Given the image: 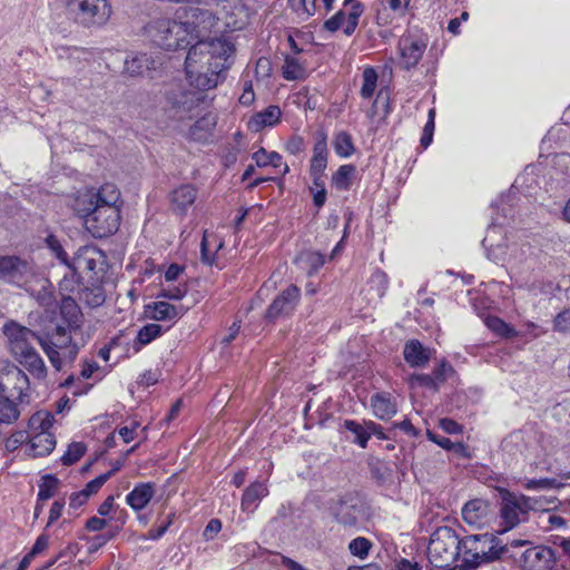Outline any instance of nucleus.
Masks as SVG:
<instances>
[{
    "label": "nucleus",
    "instance_id": "obj_1",
    "mask_svg": "<svg viewBox=\"0 0 570 570\" xmlns=\"http://www.w3.org/2000/svg\"><path fill=\"white\" fill-rule=\"evenodd\" d=\"M235 46L226 37L198 40L185 59L186 79L199 90L216 88L234 63Z\"/></svg>",
    "mask_w": 570,
    "mask_h": 570
},
{
    "label": "nucleus",
    "instance_id": "obj_2",
    "mask_svg": "<svg viewBox=\"0 0 570 570\" xmlns=\"http://www.w3.org/2000/svg\"><path fill=\"white\" fill-rule=\"evenodd\" d=\"M530 544L528 540H512L502 544L492 533L470 534L460 539L461 564L456 570H476L479 567L494 561L515 557L513 549Z\"/></svg>",
    "mask_w": 570,
    "mask_h": 570
},
{
    "label": "nucleus",
    "instance_id": "obj_3",
    "mask_svg": "<svg viewBox=\"0 0 570 570\" xmlns=\"http://www.w3.org/2000/svg\"><path fill=\"white\" fill-rule=\"evenodd\" d=\"M67 16L83 28L104 27L112 14L109 0H66Z\"/></svg>",
    "mask_w": 570,
    "mask_h": 570
},
{
    "label": "nucleus",
    "instance_id": "obj_4",
    "mask_svg": "<svg viewBox=\"0 0 570 570\" xmlns=\"http://www.w3.org/2000/svg\"><path fill=\"white\" fill-rule=\"evenodd\" d=\"M460 557V539L450 527H439L431 535L428 558L436 569L449 568Z\"/></svg>",
    "mask_w": 570,
    "mask_h": 570
},
{
    "label": "nucleus",
    "instance_id": "obj_5",
    "mask_svg": "<svg viewBox=\"0 0 570 570\" xmlns=\"http://www.w3.org/2000/svg\"><path fill=\"white\" fill-rule=\"evenodd\" d=\"M501 502L499 508V525L497 532L505 533L520 523L527 521L528 512L535 508L537 501L523 494H517L508 490L500 491Z\"/></svg>",
    "mask_w": 570,
    "mask_h": 570
},
{
    "label": "nucleus",
    "instance_id": "obj_6",
    "mask_svg": "<svg viewBox=\"0 0 570 570\" xmlns=\"http://www.w3.org/2000/svg\"><path fill=\"white\" fill-rule=\"evenodd\" d=\"M75 209L83 217L86 228L96 238L110 236L118 230L120 224L119 207L75 204Z\"/></svg>",
    "mask_w": 570,
    "mask_h": 570
},
{
    "label": "nucleus",
    "instance_id": "obj_7",
    "mask_svg": "<svg viewBox=\"0 0 570 570\" xmlns=\"http://www.w3.org/2000/svg\"><path fill=\"white\" fill-rule=\"evenodd\" d=\"M72 332L68 327L57 325L51 333L39 338V344L58 371L61 368L62 360L72 362L78 354V346L71 340Z\"/></svg>",
    "mask_w": 570,
    "mask_h": 570
},
{
    "label": "nucleus",
    "instance_id": "obj_8",
    "mask_svg": "<svg viewBox=\"0 0 570 570\" xmlns=\"http://www.w3.org/2000/svg\"><path fill=\"white\" fill-rule=\"evenodd\" d=\"M499 234H501V228L497 224L491 225L487 230L482 244L488 252V257L495 263H509L512 266L523 264L530 253V246L517 243H495V236Z\"/></svg>",
    "mask_w": 570,
    "mask_h": 570
},
{
    "label": "nucleus",
    "instance_id": "obj_9",
    "mask_svg": "<svg viewBox=\"0 0 570 570\" xmlns=\"http://www.w3.org/2000/svg\"><path fill=\"white\" fill-rule=\"evenodd\" d=\"M429 45V36L417 28L407 29L400 38L399 66L404 70H411L417 67L422 60Z\"/></svg>",
    "mask_w": 570,
    "mask_h": 570
},
{
    "label": "nucleus",
    "instance_id": "obj_10",
    "mask_svg": "<svg viewBox=\"0 0 570 570\" xmlns=\"http://www.w3.org/2000/svg\"><path fill=\"white\" fill-rule=\"evenodd\" d=\"M154 29V41L166 50L186 48L193 41L191 31L184 21L160 19L155 22Z\"/></svg>",
    "mask_w": 570,
    "mask_h": 570
},
{
    "label": "nucleus",
    "instance_id": "obj_11",
    "mask_svg": "<svg viewBox=\"0 0 570 570\" xmlns=\"http://www.w3.org/2000/svg\"><path fill=\"white\" fill-rule=\"evenodd\" d=\"M335 521L345 528H356L365 520L364 503L357 494L346 493L330 507Z\"/></svg>",
    "mask_w": 570,
    "mask_h": 570
},
{
    "label": "nucleus",
    "instance_id": "obj_12",
    "mask_svg": "<svg viewBox=\"0 0 570 570\" xmlns=\"http://www.w3.org/2000/svg\"><path fill=\"white\" fill-rule=\"evenodd\" d=\"M515 557H505V560H513L521 570H552L556 564V556L551 548L546 546H533L519 553L513 549Z\"/></svg>",
    "mask_w": 570,
    "mask_h": 570
},
{
    "label": "nucleus",
    "instance_id": "obj_13",
    "mask_svg": "<svg viewBox=\"0 0 570 570\" xmlns=\"http://www.w3.org/2000/svg\"><path fill=\"white\" fill-rule=\"evenodd\" d=\"M363 12L364 6L360 1L344 0L343 8L324 22V28L331 32L342 29L344 35L351 36L354 33Z\"/></svg>",
    "mask_w": 570,
    "mask_h": 570
},
{
    "label": "nucleus",
    "instance_id": "obj_14",
    "mask_svg": "<svg viewBox=\"0 0 570 570\" xmlns=\"http://www.w3.org/2000/svg\"><path fill=\"white\" fill-rule=\"evenodd\" d=\"M205 90H187L181 87L173 88L166 94V101L175 111V117L183 119L204 101Z\"/></svg>",
    "mask_w": 570,
    "mask_h": 570
},
{
    "label": "nucleus",
    "instance_id": "obj_15",
    "mask_svg": "<svg viewBox=\"0 0 570 570\" xmlns=\"http://www.w3.org/2000/svg\"><path fill=\"white\" fill-rule=\"evenodd\" d=\"M3 333L8 338L10 351L16 358L35 348L32 343L35 341L39 342V338H41V336H38L33 331L14 321L4 324Z\"/></svg>",
    "mask_w": 570,
    "mask_h": 570
},
{
    "label": "nucleus",
    "instance_id": "obj_16",
    "mask_svg": "<svg viewBox=\"0 0 570 570\" xmlns=\"http://www.w3.org/2000/svg\"><path fill=\"white\" fill-rule=\"evenodd\" d=\"M33 271L29 262L18 256L0 257V279L16 286H22L32 276Z\"/></svg>",
    "mask_w": 570,
    "mask_h": 570
},
{
    "label": "nucleus",
    "instance_id": "obj_17",
    "mask_svg": "<svg viewBox=\"0 0 570 570\" xmlns=\"http://www.w3.org/2000/svg\"><path fill=\"white\" fill-rule=\"evenodd\" d=\"M461 514L466 524L482 529L491 525L495 520L497 511L488 501L473 499L463 505Z\"/></svg>",
    "mask_w": 570,
    "mask_h": 570
},
{
    "label": "nucleus",
    "instance_id": "obj_18",
    "mask_svg": "<svg viewBox=\"0 0 570 570\" xmlns=\"http://www.w3.org/2000/svg\"><path fill=\"white\" fill-rule=\"evenodd\" d=\"M120 191L115 184H104L99 189L90 188L80 191L75 204L83 206L119 207Z\"/></svg>",
    "mask_w": 570,
    "mask_h": 570
},
{
    "label": "nucleus",
    "instance_id": "obj_19",
    "mask_svg": "<svg viewBox=\"0 0 570 570\" xmlns=\"http://www.w3.org/2000/svg\"><path fill=\"white\" fill-rule=\"evenodd\" d=\"M299 288L296 285H289L268 306L266 318L274 321L291 315L299 301Z\"/></svg>",
    "mask_w": 570,
    "mask_h": 570
},
{
    "label": "nucleus",
    "instance_id": "obj_20",
    "mask_svg": "<svg viewBox=\"0 0 570 570\" xmlns=\"http://www.w3.org/2000/svg\"><path fill=\"white\" fill-rule=\"evenodd\" d=\"M2 384H7V394L13 399L22 400L26 396V392L29 390V379L24 372L18 367H13L7 372L2 382H0V389Z\"/></svg>",
    "mask_w": 570,
    "mask_h": 570
},
{
    "label": "nucleus",
    "instance_id": "obj_21",
    "mask_svg": "<svg viewBox=\"0 0 570 570\" xmlns=\"http://www.w3.org/2000/svg\"><path fill=\"white\" fill-rule=\"evenodd\" d=\"M160 62L151 55L137 53L126 59L125 71L132 76H145L151 70H156Z\"/></svg>",
    "mask_w": 570,
    "mask_h": 570
},
{
    "label": "nucleus",
    "instance_id": "obj_22",
    "mask_svg": "<svg viewBox=\"0 0 570 570\" xmlns=\"http://www.w3.org/2000/svg\"><path fill=\"white\" fill-rule=\"evenodd\" d=\"M28 454L31 456H45L51 453L56 446V440L50 432H29Z\"/></svg>",
    "mask_w": 570,
    "mask_h": 570
},
{
    "label": "nucleus",
    "instance_id": "obj_23",
    "mask_svg": "<svg viewBox=\"0 0 570 570\" xmlns=\"http://www.w3.org/2000/svg\"><path fill=\"white\" fill-rule=\"evenodd\" d=\"M282 111L278 106L271 105L264 110L256 112L247 122L253 132H258L266 127H273L279 122Z\"/></svg>",
    "mask_w": 570,
    "mask_h": 570
},
{
    "label": "nucleus",
    "instance_id": "obj_24",
    "mask_svg": "<svg viewBox=\"0 0 570 570\" xmlns=\"http://www.w3.org/2000/svg\"><path fill=\"white\" fill-rule=\"evenodd\" d=\"M343 426L354 434L353 442L365 449L372 434L380 433V426L372 422H365L361 424L354 420H345Z\"/></svg>",
    "mask_w": 570,
    "mask_h": 570
},
{
    "label": "nucleus",
    "instance_id": "obj_25",
    "mask_svg": "<svg viewBox=\"0 0 570 570\" xmlns=\"http://www.w3.org/2000/svg\"><path fill=\"white\" fill-rule=\"evenodd\" d=\"M155 494V485L150 482L137 484L126 497L127 504L135 511L147 507Z\"/></svg>",
    "mask_w": 570,
    "mask_h": 570
},
{
    "label": "nucleus",
    "instance_id": "obj_26",
    "mask_svg": "<svg viewBox=\"0 0 570 570\" xmlns=\"http://www.w3.org/2000/svg\"><path fill=\"white\" fill-rule=\"evenodd\" d=\"M60 314L69 331L80 328L83 320L80 307L71 296H63L60 304Z\"/></svg>",
    "mask_w": 570,
    "mask_h": 570
},
{
    "label": "nucleus",
    "instance_id": "obj_27",
    "mask_svg": "<svg viewBox=\"0 0 570 570\" xmlns=\"http://www.w3.org/2000/svg\"><path fill=\"white\" fill-rule=\"evenodd\" d=\"M371 406L373 409L374 415L379 420L383 421L392 419L397 412L395 401L389 393L385 392L372 395Z\"/></svg>",
    "mask_w": 570,
    "mask_h": 570
},
{
    "label": "nucleus",
    "instance_id": "obj_28",
    "mask_svg": "<svg viewBox=\"0 0 570 570\" xmlns=\"http://www.w3.org/2000/svg\"><path fill=\"white\" fill-rule=\"evenodd\" d=\"M149 317L155 321H174L180 317L185 309L183 306H175L167 302L159 301L147 306Z\"/></svg>",
    "mask_w": 570,
    "mask_h": 570
},
{
    "label": "nucleus",
    "instance_id": "obj_29",
    "mask_svg": "<svg viewBox=\"0 0 570 570\" xmlns=\"http://www.w3.org/2000/svg\"><path fill=\"white\" fill-rule=\"evenodd\" d=\"M327 141L326 136L322 135L313 147V157L311 159L309 165V174L311 175H324V171L327 166Z\"/></svg>",
    "mask_w": 570,
    "mask_h": 570
},
{
    "label": "nucleus",
    "instance_id": "obj_30",
    "mask_svg": "<svg viewBox=\"0 0 570 570\" xmlns=\"http://www.w3.org/2000/svg\"><path fill=\"white\" fill-rule=\"evenodd\" d=\"M197 197V190L191 185H181L176 188L171 194V204L174 210L179 214H185L189 206H191Z\"/></svg>",
    "mask_w": 570,
    "mask_h": 570
},
{
    "label": "nucleus",
    "instance_id": "obj_31",
    "mask_svg": "<svg viewBox=\"0 0 570 570\" xmlns=\"http://www.w3.org/2000/svg\"><path fill=\"white\" fill-rule=\"evenodd\" d=\"M268 494L267 485L264 482L255 481L249 484L242 497L243 511H254L258 502Z\"/></svg>",
    "mask_w": 570,
    "mask_h": 570
},
{
    "label": "nucleus",
    "instance_id": "obj_32",
    "mask_svg": "<svg viewBox=\"0 0 570 570\" xmlns=\"http://www.w3.org/2000/svg\"><path fill=\"white\" fill-rule=\"evenodd\" d=\"M97 255L98 252L95 248H81L78 250L70 265L79 273V275L81 273L94 272L97 267Z\"/></svg>",
    "mask_w": 570,
    "mask_h": 570
},
{
    "label": "nucleus",
    "instance_id": "obj_33",
    "mask_svg": "<svg viewBox=\"0 0 570 570\" xmlns=\"http://www.w3.org/2000/svg\"><path fill=\"white\" fill-rule=\"evenodd\" d=\"M7 384L0 389V423L10 424L18 420L20 411L17 403L8 394Z\"/></svg>",
    "mask_w": 570,
    "mask_h": 570
},
{
    "label": "nucleus",
    "instance_id": "obj_34",
    "mask_svg": "<svg viewBox=\"0 0 570 570\" xmlns=\"http://www.w3.org/2000/svg\"><path fill=\"white\" fill-rule=\"evenodd\" d=\"M17 360L33 375L36 379H45L47 374V367L43 360L37 353L35 348L28 351L23 355L17 357Z\"/></svg>",
    "mask_w": 570,
    "mask_h": 570
},
{
    "label": "nucleus",
    "instance_id": "obj_35",
    "mask_svg": "<svg viewBox=\"0 0 570 570\" xmlns=\"http://www.w3.org/2000/svg\"><path fill=\"white\" fill-rule=\"evenodd\" d=\"M404 360L411 366H422L429 361V355L423 348L422 344L419 341H410L405 344L404 351Z\"/></svg>",
    "mask_w": 570,
    "mask_h": 570
},
{
    "label": "nucleus",
    "instance_id": "obj_36",
    "mask_svg": "<svg viewBox=\"0 0 570 570\" xmlns=\"http://www.w3.org/2000/svg\"><path fill=\"white\" fill-rule=\"evenodd\" d=\"M296 263L305 269L308 275L316 273L325 263L324 257L318 252H304L297 258Z\"/></svg>",
    "mask_w": 570,
    "mask_h": 570
},
{
    "label": "nucleus",
    "instance_id": "obj_37",
    "mask_svg": "<svg viewBox=\"0 0 570 570\" xmlns=\"http://www.w3.org/2000/svg\"><path fill=\"white\" fill-rule=\"evenodd\" d=\"M333 147L337 156L348 158L355 153L352 136L347 131H340L334 136Z\"/></svg>",
    "mask_w": 570,
    "mask_h": 570
},
{
    "label": "nucleus",
    "instance_id": "obj_38",
    "mask_svg": "<svg viewBox=\"0 0 570 570\" xmlns=\"http://www.w3.org/2000/svg\"><path fill=\"white\" fill-rule=\"evenodd\" d=\"M355 173L356 168L354 165H342L332 176V183L337 189L347 190L352 186V179Z\"/></svg>",
    "mask_w": 570,
    "mask_h": 570
},
{
    "label": "nucleus",
    "instance_id": "obj_39",
    "mask_svg": "<svg viewBox=\"0 0 570 570\" xmlns=\"http://www.w3.org/2000/svg\"><path fill=\"white\" fill-rule=\"evenodd\" d=\"M79 299L89 307H98L104 304L106 296L101 286L85 287L79 294Z\"/></svg>",
    "mask_w": 570,
    "mask_h": 570
},
{
    "label": "nucleus",
    "instance_id": "obj_40",
    "mask_svg": "<svg viewBox=\"0 0 570 570\" xmlns=\"http://www.w3.org/2000/svg\"><path fill=\"white\" fill-rule=\"evenodd\" d=\"M282 73L286 80H298L304 78L305 68L295 57L286 56L282 68Z\"/></svg>",
    "mask_w": 570,
    "mask_h": 570
},
{
    "label": "nucleus",
    "instance_id": "obj_41",
    "mask_svg": "<svg viewBox=\"0 0 570 570\" xmlns=\"http://www.w3.org/2000/svg\"><path fill=\"white\" fill-rule=\"evenodd\" d=\"M377 72L373 67H366L362 73L361 97L370 99L374 95L377 86Z\"/></svg>",
    "mask_w": 570,
    "mask_h": 570
},
{
    "label": "nucleus",
    "instance_id": "obj_42",
    "mask_svg": "<svg viewBox=\"0 0 570 570\" xmlns=\"http://www.w3.org/2000/svg\"><path fill=\"white\" fill-rule=\"evenodd\" d=\"M484 323L488 328L501 337L511 338L517 336V331L511 325L497 316L485 317Z\"/></svg>",
    "mask_w": 570,
    "mask_h": 570
},
{
    "label": "nucleus",
    "instance_id": "obj_43",
    "mask_svg": "<svg viewBox=\"0 0 570 570\" xmlns=\"http://www.w3.org/2000/svg\"><path fill=\"white\" fill-rule=\"evenodd\" d=\"M52 422V414L46 411H39L29 420V432H49Z\"/></svg>",
    "mask_w": 570,
    "mask_h": 570
},
{
    "label": "nucleus",
    "instance_id": "obj_44",
    "mask_svg": "<svg viewBox=\"0 0 570 570\" xmlns=\"http://www.w3.org/2000/svg\"><path fill=\"white\" fill-rule=\"evenodd\" d=\"M253 159L255 160L258 167L273 166L275 168L282 165V156L276 153H266L264 148H261L258 151L253 154Z\"/></svg>",
    "mask_w": 570,
    "mask_h": 570
},
{
    "label": "nucleus",
    "instance_id": "obj_45",
    "mask_svg": "<svg viewBox=\"0 0 570 570\" xmlns=\"http://www.w3.org/2000/svg\"><path fill=\"white\" fill-rule=\"evenodd\" d=\"M58 479L51 474H47L42 478V482L39 484L38 501H46L52 498L58 487Z\"/></svg>",
    "mask_w": 570,
    "mask_h": 570
},
{
    "label": "nucleus",
    "instance_id": "obj_46",
    "mask_svg": "<svg viewBox=\"0 0 570 570\" xmlns=\"http://www.w3.org/2000/svg\"><path fill=\"white\" fill-rule=\"evenodd\" d=\"M372 547V542L364 537H357L348 543V550L351 554L360 559H365L368 556Z\"/></svg>",
    "mask_w": 570,
    "mask_h": 570
},
{
    "label": "nucleus",
    "instance_id": "obj_47",
    "mask_svg": "<svg viewBox=\"0 0 570 570\" xmlns=\"http://www.w3.org/2000/svg\"><path fill=\"white\" fill-rule=\"evenodd\" d=\"M161 334V326L155 323L142 326L137 334V342L140 345L149 344Z\"/></svg>",
    "mask_w": 570,
    "mask_h": 570
},
{
    "label": "nucleus",
    "instance_id": "obj_48",
    "mask_svg": "<svg viewBox=\"0 0 570 570\" xmlns=\"http://www.w3.org/2000/svg\"><path fill=\"white\" fill-rule=\"evenodd\" d=\"M80 282V275L76 269L68 265V272L63 275L62 279L59 283V288L62 292H73Z\"/></svg>",
    "mask_w": 570,
    "mask_h": 570
},
{
    "label": "nucleus",
    "instance_id": "obj_49",
    "mask_svg": "<svg viewBox=\"0 0 570 570\" xmlns=\"http://www.w3.org/2000/svg\"><path fill=\"white\" fill-rule=\"evenodd\" d=\"M187 293V286L185 284L174 285L173 283H168V285L163 286L158 297H164L168 299H181Z\"/></svg>",
    "mask_w": 570,
    "mask_h": 570
},
{
    "label": "nucleus",
    "instance_id": "obj_50",
    "mask_svg": "<svg viewBox=\"0 0 570 570\" xmlns=\"http://www.w3.org/2000/svg\"><path fill=\"white\" fill-rule=\"evenodd\" d=\"M291 7L296 12H302L306 17H311L316 12L317 0H288Z\"/></svg>",
    "mask_w": 570,
    "mask_h": 570
},
{
    "label": "nucleus",
    "instance_id": "obj_51",
    "mask_svg": "<svg viewBox=\"0 0 570 570\" xmlns=\"http://www.w3.org/2000/svg\"><path fill=\"white\" fill-rule=\"evenodd\" d=\"M86 448L82 443H73L71 444L67 452L62 456V462L66 465L73 464L77 462L83 454H85Z\"/></svg>",
    "mask_w": 570,
    "mask_h": 570
},
{
    "label": "nucleus",
    "instance_id": "obj_52",
    "mask_svg": "<svg viewBox=\"0 0 570 570\" xmlns=\"http://www.w3.org/2000/svg\"><path fill=\"white\" fill-rule=\"evenodd\" d=\"M553 328L559 333L570 334V309H566L556 316Z\"/></svg>",
    "mask_w": 570,
    "mask_h": 570
},
{
    "label": "nucleus",
    "instance_id": "obj_53",
    "mask_svg": "<svg viewBox=\"0 0 570 570\" xmlns=\"http://www.w3.org/2000/svg\"><path fill=\"white\" fill-rule=\"evenodd\" d=\"M110 478V473H104L89 481L86 487L82 489V492L87 494L89 499L92 494L97 493L100 488L106 483V481Z\"/></svg>",
    "mask_w": 570,
    "mask_h": 570
},
{
    "label": "nucleus",
    "instance_id": "obj_54",
    "mask_svg": "<svg viewBox=\"0 0 570 570\" xmlns=\"http://www.w3.org/2000/svg\"><path fill=\"white\" fill-rule=\"evenodd\" d=\"M210 237L212 235L205 232L200 244L202 261L208 265L213 264L215 254V252L210 248Z\"/></svg>",
    "mask_w": 570,
    "mask_h": 570
},
{
    "label": "nucleus",
    "instance_id": "obj_55",
    "mask_svg": "<svg viewBox=\"0 0 570 570\" xmlns=\"http://www.w3.org/2000/svg\"><path fill=\"white\" fill-rule=\"evenodd\" d=\"M557 484L556 479H530L524 483V488L528 490H543L554 488Z\"/></svg>",
    "mask_w": 570,
    "mask_h": 570
},
{
    "label": "nucleus",
    "instance_id": "obj_56",
    "mask_svg": "<svg viewBox=\"0 0 570 570\" xmlns=\"http://www.w3.org/2000/svg\"><path fill=\"white\" fill-rule=\"evenodd\" d=\"M255 100V92L250 80L244 81L243 92L239 97V104L243 106H250Z\"/></svg>",
    "mask_w": 570,
    "mask_h": 570
},
{
    "label": "nucleus",
    "instance_id": "obj_57",
    "mask_svg": "<svg viewBox=\"0 0 570 570\" xmlns=\"http://www.w3.org/2000/svg\"><path fill=\"white\" fill-rule=\"evenodd\" d=\"M114 537V534H107V533H102V534H98V535H95L90 539L89 541V547H88V551L90 553H94L96 551H98L100 548H102L111 538Z\"/></svg>",
    "mask_w": 570,
    "mask_h": 570
},
{
    "label": "nucleus",
    "instance_id": "obj_58",
    "mask_svg": "<svg viewBox=\"0 0 570 570\" xmlns=\"http://www.w3.org/2000/svg\"><path fill=\"white\" fill-rule=\"evenodd\" d=\"M439 426L445 433H449V434H459V433L462 432V426L458 422H455L454 420L448 419V417L441 419L439 421Z\"/></svg>",
    "mask_w": 570,
    "mask_h": 570
},
{
    "label": "nucleus",
    "instance_id": "obj_59",
    "mask_svg": "<svg viewBox=\"0 0 570 570\" xmlns=\"http://www.w3.org/2000/svg\"><path fill=\"white\" fill-rule=\"evenodd\" d=\"M412 380L420 386H425L432 390H438L439 387L438 381L429 374H417L414 375Z\"/></svg>",
    "mask_w": 570,
    "mask_h": 570
},
{
    "label": "nucleus",
    "instance_id": "obj_60",
    "mask_svg": "<svg viewBox=\"0 0 570 570\" xmlns=\"http://www.w3.org/2000/svg\"><path fill=\"white\" fill-rule=\"evenodd\" d=\"M36 299L47 309L51 308L56 302L53 294L45 288L37 293Z\"/></svg>",
    "mask_w": 570,
    "mask_h": 570
},
{
    "label": "nucleus",
    "instance_id": "obj_61",
    "mask_svg": "<svg viewBox=\"0 0 570 570\" xmlns=\"http://www.w3.org/2000/svg\"><path fill=\"white\" fill-rule=\"evenodd\" d=\"M63 507L65 502L62 500H57L51 504L47 523L48 527L51 525L61 517Z\"/></svg>",
    "mask_w": 570,
    "mask_h": 570
},
{
    "label": "nucleus",
    "instance_id": "obj_62",
    "mask_svg": "<svg viewBox=\"0 0 570 570\" xmlns=\"http://www.w3.org/2000/svg\"><path fill=\"white\" fill-rule=\"evenodd\" d=\"M171 522H173V515H168V520L166 522L160 524L158 528L150 529L148 531L147 538L150 539V540H158V539H160L166 533V531L170 527Z\"/></svg>",
    "mask_w": 570,
    "mask_h": 570
},
{
    "label": "nucleus",
    "instance_id": "obj_63",
    "mask_svg": "<svg viewBox=\"0 0 570 570\" xmlns=\"http://www.w3.org/2000/svg\"><path fill=\"white\" fill-rule=\"evenodd\" d=\"M286 150L292 155H298L304 150V140L299 136L292 137L285 146Z\"/></svg>",
    "mask_w": 570,
    "mask_h": 570
},
{
    "label": "nucleus",
    "instance_id": "obj_64",
    "mask_svg": "<svg viewBox=\"0 0 570 570\" xmlns=\"http://www.w3.org/2000/svg\"><path fill=\"white\" fill-rule=\"evenodd\" d=\"M452 366L448 364L446 362H442L433 372V377L438 381V384L440 385L446 380L448 373L452 372Z\"/></svg>",
    "mask_w": 570,
    "mask_h": 570
}]
</instances>
